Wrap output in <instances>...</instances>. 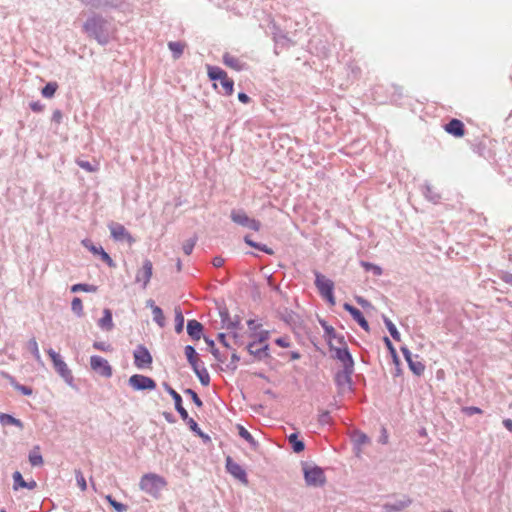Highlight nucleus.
<instances>
[{
    "label": "nucleus",
    "mask_w": 512,
    "mask_h": 512,
    "mask_svg": "<svg viewBox=\"0 0 512 512\" xmlns=\"http://www.w3.org/2000/svg\"><path fill=\"white\" fill-rule=\"evenodd\" d=\"M422 191H423V195L425 196V198L434 204H437L441 199L440 193L435 191L434 187L428 183H426L423 186Z\"/></svg>",
    "instance_id": "393cba45"
},
{
    "label": "nucleus",
    "mask_w": 512,
    "mask_h": 512,
    "mask_svg": "<svg viewBox=\"0 0 512 512\" xmlns=\"http://www.w3.org/2000/svg\"><path fill=\"white\" fill-rule=\"evenodd\" d=\"M383 321H384V324H385L386 328L388 329L391 337L395 341H400V333L397 330L396 326L393 324V322L386 316H383Z\"/></svg>",
    "instance_id": "f704fd0d"
},
{
    "label": "nucleus",
    "mask_w": 512,
    "mask_h": 512,
    "mask_svg": "<svg viewBox=\"0 0 512 512\" xmlns=\"http://www.w3.org/2000/svg\"><path fill=\"white\" fill-rule=\"evenodd\" d=\"M75 476H76V481H77L78 486L80 487V489L82 491H85L87 489V484H86V480H85L84 475L81 472V470H75Z\"/></svg>",
    "instance_id": "864d4df0"
},
{
    "label": "nucleus",
    "mask_w": 512,
    "mask_h": 512,
    "mask_svg": "<svg viewBox=\"0 0 512 512\" xmlns=\"http://www.w3.org/2000/svg\"><path fill=\"white\" fill-rule=\"evenodd\" d=\"M91 369L102 377L110 378L112 376V367L109 362L101 356L93 355L90 357Z\"/></svg>",
    "instance_id": "6e6552de"
},
{
    "label": "nucleus",
    "mask_w": 512,
    "mask_h": 512,
    "mask_svg": "<svg viewBox=\"0 0 512 512\" xmlns=\"http://www.w3.org/2000/svg\"><path fill=\"white\" fill-rule=\"evenodd\" d=\"M71 310L78 316H83V304L82 300L79 297H74L71 302Z\"/></svg>",
    "instance_id": "c03bdc74"
},
{
    "label": "nucleus",
    "mask_w": 512,
    "mask_h": 512,
    "mask_svg": "<svg viewBox=\"0 0 512 512\" xmlns=\"http://www.w3.org/2000/svg\"><path fill=\"white\" fill-rule=\"evenodd\" d=\"M62 118H63V114H62L61 110L56 109L53 111L52 119H51L53 122H55L56 124H60L62 121Z\"/></svg>",
    "instance_id": "338daca9"
},
{
    "label": "nucleus",
    "mask_w": 512,
    "mask_h": 512,
    "mask_svg": "<svg viewBox=\"0 0 512 512\" xmlns=\"http://www.w3.org/2000/svg\"><path fill=\"white\" fill-rule=\"evenodd\" d=\"M462 412L467 416H472L474 414H482L483 411L479 407L475 406H466L462 408Z\"/></svg>",
    "instance_id": "13d9d810"
},
{
    "label": "nucleus",
    "mask_w": 512,
    "mask_h": 512,
    "mask_svg": "<svg viewBox=\"0 0 512 512\" xmlns=\"http://www.w3.org/2000/svg\"><path fill=\"white\" fill-rule=\"evenodd\" d=\"M58 89L57 82H48L41 90V94L44 98H52Z\"/></svg>",
    "instance_id": "c9c22d12"
},
{
    "label": "nucleus",
    "mask_w": 512,
    "mask_h": 512,
    "mask_svg": "<svg viewBox=\"0 0 512 512\" xmlns=\"http://www.w3.org/2000/svg\"><path fill=\"white\" fill-rule=\"evenodd\" d=\"M153 320L158 324L159 327L165 326V316L162 309L159 306H153L152 310Z\"/></svg>",
    "instance_id": "58836bf2"
},
{
    "label": "nucleus",
    "mask_w": 512,
    "mask_h": 512,
    "mask_svg": "<svg viewBox=\"0 0 512 512\" xmlns=\"http://www.w3.org/2000/svg\"><path fill=\"white\" fill-rule=\"evenodd\" d=\"M240 360V357L234 352L231 355V361L227 365V368L234 371L237 369V362Z\"/></svg>",
    "instance_id": "e2e57ef3"
},
{
    "label": "nucleus",
    "mask_w": 512,
    "mask_h": 512,
    "mask_svg": "<svg viewBox=\"0 0 512 512\" xmlns=\"http://www.w3.org/2000/svg\"><path fill=\"white\" fill-rule=\"evenodd\" d=\"M13 480H14V485H13L14 490H17L18 488H26L29 490H33L37 487V483L35 480H31V481L27 482L26 480L23 479L22 474L19 471H15L13 473Z\"/></svg>",
    "instance_id": "4be33fe9"
},
{
    "label": "nucleus",
    "mask_w": 512,
    "mask_h": 512,
    "mask_svg": "<svg viewBox=\"0 0 512 512\" xmlns=\"http://www.w3.org/2000/svg\"><path fill=\"white\" fill-rule=\"evenodd\" d=\"M241 328V319L237 315L234 317V319L231 320V322L226 324V329L232 330V329H240Z\"/></svg>",
    "instance_id": "052dcab7"
},
{
    "label": "nucleus",
    "mask_w": 512,
    "mask_h": 512,
    "mask_svg": "<svg viewBox=\"0 0 512 512\" xmlns=\"http://www.w3.org/2000/svg\"><path fill=\"white\" fill-rule=\"evenodd\" d=\"M314 275L315 286L322 297L334 291V282L332 280L326 278L323 274L316 270L314 271Z\"/></svg>",
    "instance_id": "9d476101"
},
{
    "label": "nucleus",
    "mask_w": 512,
    "mask_h": 512,
    "mask_svg": "<svg viewBox=\"0 0 512 512\" xmlns=\"http://www.w3.org/2000/svg\"><path fill=\"white\" fill-rule=\"evenodd\" d=\"M162 386L173 398L175 410L179 413L181 419L187 418V410L183 407L181 395L175 389H173L167 382H163Z\"/></svg>",
    "instance_id": "f8f14e48"
},
{
    "label": "nucleus",
    "mask_w": 512,
    "mask_h": 512,
    "mask_svg": "<svg viewBox=\"0 0 512 512\" xmlns=\"http://www.w3.org/2000/svg\"><path fill=\"white\" fill-rule=\"evenodd\" d=\"M182 420L187 423V425L189 426L190 430L192 432H194L196 435L201 431V429L199 428L197 422L193 418L189 417L188 414H187V418L182 419Z\"/></svg>",
    "instance_id": "603ef678"
},
{
    "label": "nucleus",
    "mask_w": 512,
    "mask_h": 512,
    "mask_svg": "<svg viewBox=\"0 0 512 512\" xmlns=\"http://www.w3.org/2000/svg\"><path fill=\"white\" fill-rule=\"evenodd\" d=\"M208 77L212 81L219 80L225 95L233 93L234 81L228 78L227 73L218 66L207 65Z\"/></svg>",
    "instance_id": "20e7f679"
},
{
    "label": "nucleus",
    "mask_w": 512,
    "mask_h": 512,
    "mask_svg": "<svg viewBox=\"0 0 512 512\" xmlns=\"http://www.w3.org/2000/svg\"><path fill=\"white\" fill-rule=\"evenodd\" d=\"M196 238H189L188 240H186L183 244V252L186 254V255H190L195 247V244H196Z\"/></svg>",
    "instance_id": "3c124183"
},
{
    "label": "nucleus",
    "mask_w": 512,
    "mask_h": 512,
    "mask_svg": "<svg viewBox=\"0 0 512 512\" xmlns=\"http://www.w3.org/2000/svg\"><path fill=\"white\" fill-rule=\"evenodd\" d=\"M383 341L393 358V362L396 364V366H399L400 360H399L396 349H395L394 345L392 344L391 340L387 336H384Z\"/></svg>",
    "instance_id": "37998d69"
},
{
    "label": "nucleus",
    "mask_w": 512,
    "mask_h": 512,
    "mask_svg": "<svg viewBox=\"0 0 512 512\" xmlns=\"http://www.w3.org/2000/svg\"><path fill=\"white\" fill-rule=\"evenodd\" d=\"M53 366L60 377H62L69 386H73L74 377L72 371L68 368L67 364L62 360V358L53 363Z\"/></svg>",
    "instance_id": "6ab92c4d"
},
{
    "label": "nucleus",
    "mask_w": 512,
    "mask_h": 512,
    "mask_svg": "<svg viewBox=\"0 0 512 512\" xmlns=\"http://www.w3.org/2000/svg\"><path fill=\"white\" fill-rule=\"evenodd\" d=\"M219 316L221 318V323L224 328H226V324L231 322L230 314L227 307H222L219 309Z\"/></svg>",
    "instance_id": "8fccbe9b"
},
{
    "label": "nucleus",
    "mask_w": 512,
    "mask_h": 512,
    "mask_svg": "<svg viewBox=\"0 0 512 512\" xmlns=\"http://www.w3.org/2000/svg\"><path fill=\"white\" fill-rule=\"evenodd\" d=\"M263 356V361L268 363L269 361H271L273 358L270 354V346L269 344L265 343L261 346V353Z\"/></svg>",
    "instance_id": "4d7b16f0"
},
{
    "label": "nucleus",
    "mask_w": 512,
    "mask_h": 512,
    "mask_svg": "<svg viewBox=\"0 0 512 512\" xmlns=\"http://www.w3.org/2000/svg\"><path fill=\"white\" fill-rule=\"evenodd\" d=\"M318 422L321 425H329V424H331L332 418L330 416V412L329 411H322L319 414Z\"/></svg>",
    "instance_id": "5fc2aeb1"
},
{
    "label": "nucleus",
    "mask_w": 512,
    "mask_h": 512,
    "mask_svg": "<svg viewBox=\"0 0 512 512\" xmlns=\"http://www.w3.org/2000/svg\"><path fill=\"white\" fill-rule=\"evenodd\" d=\"M238 434L250 444L253 450L256 451L258 449L259 443L254 439L251 433L241 425H238Z\"/></svg>",
    "instance_id": "7c9ffc66"
},
{
    "label": "nucleus",
    "mask_w": 512,
    "mask_h": 512,
    "mask_svg": "<svg viewBox=\"0 0 512 512\" xmlns=\"http://www.w3.org/2000/svg\"><path fill=\"white\" fill-rule=\"evenodd\" d=\"M257 345H258L257 342H250L246 346V349L249 352V354L254 357L255 360L263 361V358H262L263 355L260 354L261 353V347L257 348Z\"/></svg>",
    "instance_id": "a19ab883"
},
{
    "label": "nucleus",
    "mask_w": 512,
    "mask_h": 512,
    "mask_svg": "<svg viewBox=\"0 0 512 512\" xmlns=\"http://www.w3.org/2000/svg\"><path fill=\"white\" fill-rule=\"evenodd\" d=\"M82 244L89 250L91 251L93 254L95 255H100L101 256V259L109 266V267H114L115 266V263L114 261L112 260V258L109 256V254L107 252H105V250L101 247V246H96L94 245L90 240L88 239H85L82 241Z\"/></svg>",
    "instance_id": "dca6fc26"
},
{
    "label": "nucleus",
    "mask_w": 512,
    "mask_h": 512,
    "mask_svg": "<svg viewBox=\"0 0 512 512\" xmlns=\"http://www.w3.org/2000/svg\"><path fill=\"white\" fill-rule=\"evenodd\" d=\"M97 289L98 288L95 285L86 284V283H78V284H74L71 287V292H73V293H76V292H79V291H83V292H96Z\"/></svg>",
    "instance_id": "79ce46f5"
},
{
    "label": "nucleus",
    "mask_w": 512,
    "mask_h": 512,
    "mask_svg": "<svg viewBox=\"0 0 512 512\" xmlns=\"http://www.w3.org/2000/svg\"><path fill=\"white\" fill-rule=\"evenodd\" d=\"M111 235L116 241H124L126 240L129 243L134 242L131 234L126 230V228L119 223H112L110 226Z\"/></svg>",
    "instance_id": "2eb2a0df"
},
{
    "label": "nucleus",
    "mask_w": 512,
    "mask_h": 512,
    "mask_svg": "<svg viewBox=\"0 0 512 512\" xmlns=\"http://www.w3.org/2000/svg\"><path fill=\"white\" fill-rule=\"evenodd\" d=\"M93 347L100 351H110L111 350V346L109 344H106L105 342L95 341L93 343Z\"/></svg>",
    "instance_id": "0e129e2a"
},
{
    "label": "nucleus",
    "mask_w": 512,
    "mask_h": 512,
    "mask_svg": "<svg viewBox=\"0 0 512 512\" xmlns=\"http://www.w3.org/2000/svg\"><path fill=\"white\" fill-rule=\"evenodd\" d=\"M330 351L334 352L333 358L339 360L343 367L354 366V360L348 347H336L333 345V349H330Z\"/></svg>",
    "instance_id": "ddd939ff"
},
{
    "label": "nucleus",
    "mask_w": 512,
    "mask_h": 512,
    "mask_svg": "<svg viewBox=\"0 0 512 512\" xmlns=\"http://www.w3.org/2000/svg\"><path fill=\"white\" fill-rule=\"evenodd\" d=\"M412 503V500L408 497L396 500L394 502L385 503L383 508L386 512H398L408 507Z\"/></svg>",
    "instance_id": "412c9836"
},
{
    "label": "nucleus",
    "mask_w": 512,
    "mask_h": 512,
    "mask_svg": "<svg viewBox=\"0 0 512 512\" xmlns=\"http://www.w3.org/2000/svg\"><path fill=\"white\" fill-rule=\"evenodd\" d=\"M320 324L323 327L325 336L328 339L329 349H333L332 337L335 336V333H336L335 329L332 326L328 325L326 321L321 320Z\"/></svg>",
    "instance_id": "e433bc0d"
},
{
    "label": "nucleus",
    "mask_w": 512,
    "mask_h": 512,
    "mask_svg": "<svg viewBox=\"0 0 512 512\" xmlns=\"http://www.w3.org/2000/svg\"><path fill=\"white\" fill-rule=\"evenodd\" d=\"M128 384L136 391L153 390L156 388L155 380L142 374L130 376Z\"/></svg>",
    "instance_id": "0eeeda50"
},
{
    "label": "nucleus",
    "mask_w": 512,
    "mask_h": 512,
    "mask_svg": "<svg viewBox=\"0 0 512 512\" xmlns=\"http://www.w3.org/2000/svg\"><path fill=\"white\" fill-rule=\"evenodd\" d=\"M192 369L203 386H208L210 384V375L204 366L200 367V365H197Z\"/></svg>",
    "instance_id": "2f4dec72"
},
{
    "label": "nucleus",
    "mask_w": 512,
    "mask_h": 512,
    "mask_svg": "<svg viewBox=\"0 0 512 512\" xmlns=\"http://www.w3.org/2000/svg\"><path fill=\"white\" fill-rule=\"evenodd\" d=\"M187 333L192 340L198 341L203 337L204 326L196 319H190L187 321Z\"/></svg>",
    "instance_id": "aec40b11"
},
{
    "label": "nucleus",
    "mask_w": 512,
    "mask_h": 512,
    "mask_svg": "<svg viewBox=\"0 0 512 512\" xmlns=\"http://www.w3.org/2000/svg\"><path fill=\"white\" fill-rule=\"evenodd\" d=\"M0 423L3 426H8V425L16 426L21 430L24 428V424L20 419H17L15 417H13L12 415L3 413V412H0Z\"/></svg>",
    "instance_id": "a878e982"
},
{
    "label": "nucleus",
    "mask_w": 512,
    "mask_h": 512,
    "mask_svg": "<svg viewBox=\"0 0 512 512\" xmlns=\"http://www.w3.org/2000/svg\"><path fill=\"white\" fill-rule=\"evenodd\" d=\"M98 326L106 331H111L114 327L112 312L110 309L105 308L103 311V316L98 321Z\"/></svg>",
    "instance_id": "b1692460"
},
{
    "label": "nucleus",
    "mask_w": 512,
    "mask_h": 512,
    "mask_svg": "<svg viewBox=\"0 0 512 512\" xmlns=\"http://www.w3.org/2000/svg\"><path fill=\"white\" fill-rule=\"evenodd\" d=\"M83 30L87 35L95 39L100 45L109 43L112 29L110 22L100 14H93L83 24Z\"/></svg>",
    "instance_id": "f257e3e1"
},
{
    "label": "nucleus",
    "mask_w": 512,
    "mask_h": 512,
    "mask_svg": "<svg viewBox=\"0 0 512 512\" xmlns=\"http://www.w3.org/2000/svg\"><path fill=\"white\" fill-rule=\"evenodd\" d=\"M184 316L182 314V311L180 307L175 308V332L177 334L182 333L184 329Z\"/></svg>",
    "instance_id": "72a5a7b5"
},
{
    "label": "nucleus",
    "mask_w": 512,
    "mask_h": 512,
    "mask_svg": "<svg viewBox=\"0 0 512 512\" xmlns=\"http://www.w3.org/2000/svg\"><path fill=\"white\" fill-rule=\"evenodd\" d=\"M17 391L21 392L23 395L25 396H30L32 395L33 393V390L31 387L29 386H26V385H22V384H18L15 388Z\"/></svg>",
    "instance_id": "680f3d73"
},
{
    "label": "nucleus",
    "mask_w": 512,
    "mask_h": 512,
    "mask_svg": "<svg viewBox=\"0 0 512 512\" xmlns=\"http://www.w3.org/2000/svg\"><path fill=\"white\" fill-rule=\"evenodd\" d=\"M186 44L181 41H170L168 42V48L172 52V56L175 60L179 59L184 51Z\"/></svg>",
    "instance_id": "c756f323"
},
{
    "label": "nucleus",
    "mask_w": 512,
    "mask_h": 512,
    "mask_svg": "<svg viewBox=\"0 0 512 512\" xmlns=\"http://www.w3.org/2000/svg\"><path fill=\"white\" fill-rule=\"evenodd\" d=\"M360 264L365 269V271H372L375 276H380L382 274V268L378 265L367 261H361Z\"/></svg>",
    "instance_id": "a18cd8bd"
},
{
    "label": "nucleus",
    "mask_w": 512,
    "mask_h": 512,
    "mask_svg": "<svg viewBox=\"0 0 512 512\" xmlns=\"http://www.w3.org/2000/svg\"><path fill=\"white\" fill-rule=\"evenodd\" d=\"M184 353H185L188 363L190 364V366L192 368L199 365L200 360H199L198 353L196 352L195 348L192 345L185 346Z\"/></svg>",
    "instance_id": "cd10ccee"
},
{
    "label": "nucleus",
    "mask_w": 512,
    "mask_h": 512,
    "mask_svg": "<svg viewBox=\"0 0 512 512\" xmlns=\"http://www.w3.org/2000/svg\"><path fill=\"white\" fill-rule=\"evenodd\" d=\"M205 342L210 348L211 354L214 356V358L221 363H224L227 359L226 354H222L217 347H215L214 340L210 339L209 337L203 336Z\"/></svg>",
    "instance_id": "c85d7f7f"
},
{
    "label": "nucleus",
    "mask_w": 512,
    "mask_h": 512,
    "mask_svg": "<svg viewBox=\"0 0 512 512\" xmlns=\"http://www.w3.org/2000/svg\"><path fill=\"white\" fill-rule=\"evenodd\" d=\"M343 308L350 313L352 318L359 324L361 328H363L367 332L369 331V323L365 319L363 313L358 308L354 307L353 305L347 302L344 303Z\"/></svg>",
    "instance_id": "a211bd4d"
},
{
    "label": "nucleus",
    "mask_w": 512,
    "mask_h": 512,
    "mask_svg": "<svg viewBox=\"0 0 512 512\" xmlns=\"http://www.w3.org/2000/svg\"><path fill=\"white\" fill-rule=\"evenodd\" d=\"M184 393H185L186 395H189V396L191 397V399H192L193 403H194L197 407L201 408V407L203 406V401L200 399V397L198 396V394H197L193 389H191V388H187V389H185V390H184Z\"/></svg>",
    "instance_id": "09e8293b"
},
{
    "label": "nucleus",
    "mask_w": 512,
    "mask_h": 512,
    "mask_svg": "<svg viewBox=\"0 0 512 512\" xmlns=\"http://www.w3.org/2000/svg\"><path fill=\"white\" fill-rule=\"evenodd\" d=\"M139 486L142 491L154 498H158L161 490L166 486V481L157 474L148 473L142 476Z\"/></svg>",
    "instance_id": "f03ea898"
},
{
    "label": "nucleus",
    "mask_w": 512,
    "mask_h": 512,
    "mask_svg": "<svg viewBox=\"0 0 512 512\" xmlns=\"http://www.w3.org/2000/svg\"><path fill=\"white\" fill-rule=\"evenodd\" d=\"M38 451L39 447L36 446L29 454V462L32 466H40L43 464V458Z\"/></svg>",
    "instance_id": "ea45409f"
},
{
    "label": "nucleus",
    "mask_w": 512,
    "mask_h": 512,
    "mask_svg": "<svg viewBox=\"0 0 512 512\" xmlns=\"http://www.w3.org/2000/svg\"><path fill=\"white\" fill-rule=\"evenodd\" d=\"M134 364L137 368H144L152 364L153 358L149 350L142 344L134 350Z\"/></svg>",
    "instance_id": "1a4fd4ad"
},
{
    "label": "nucleus",
    "mask_w": 512,
    "mask_h": 512,
    "mask_svg": "<svg viewBox=\"0 0 512 512\" xmlns=\"http://www.w3.org/2000/svg\"><path fill=\"white\" fill-rule=\"evenodd\" d=\"M226 469L233 477H235L242 483H248L246 471L238 463L233 461V459L230 456L226 458Z\"/></svg>",
    "instance_id": "9b49d317"
},
{
    "label": "nucleus",
    "mask_w": 512,
    "mask_h": 512,
    "mask_svg": "<svg viewBox=\"0 0 512 512\" xmlns=\"http://www.w3.org/2000/svg\"><path fill=\"white\" fill-rule=\"evenodd\" d=\"M410 370L417 376H421L424 373L425 365L420 361H415L413 358L407 361Z\"/></svg>",
    "instance_id": "4c0bfd02"
},
{
    "label": "nucleus",
    "mask_w": 512,
    "mask_h": 512,
    "mask_svg": "<svg viewBox=\"0 0 512 512\" xmlns=\"http://www.w3.org/2000/svg\"><path fill=\"white\" fill-rule=\"evenodd\" d=\"M124 0H100L99 9L101 8H119Z\"/></svg>",
    "instance_id": "49530a36"
},
{
    "label": "nucleus",
    "mask_w": 512,
    "mask_h": 512,
    "mask_svg": "<svg viewBox=\"0 0 512 512\" xmlns=\"http://www.w3.org/2000/svg\"><path fill=\"white\" fill-rule=\"evenodd\" d=\"M336 341V343L339 345L338 347H348L347 342L345 340V337L343 335L335 333V336L332 337V342Z\"/></svg>",
    "instance_id": "69168bd1"
},
{
    "label": "nucleus",
    "mask_w": 512,
    "mask_h": 512,
    "mask_svg": "<svg viewBox=\"0 0 512 512\" xmlns=\"http://www.w3.org/2000/svg\"><path fill=\"white\" fill-rule=\"evenodd\" d=\"M76 162H77L78 166H80L81 168H83L84 170H86L88 172H94L97 169L89 161L78 159Z\"/></svg>",
    "instance_id": "bf43d9fd"
},
{
    "label": "nucleus",
    "mask_w": 512,
    "mask_h": 512,
    "mask_svg": "<svg viewBox=\"0 0 512 512\" xmlns=\"http://www.w3.org/2000/svg\"><path fill=\"white\" fill-rule=\"evenodd\" d=\"M288 441L295 453H300L305 449V443L298 438L297 433L289 435Z\"/></svg>",
    "instance_id": "473e14b6"
},
{
    "label": "nucleus",
    "mask_w": 512,
    "mask_h": 512,
    "mask_svg": "<svg viewBox=\"0 0 512 512\" xmlns=\"http://www.w3.org/2000/svg\"><path fill=\"white\" fill-rule=\"evenodd\" d=\"M273 39L275 41L276 47L288 48L293 44L291 39H289L286 34L278 29L273 33Z\"/></svg>",
    "instance_id": "bb28decb"
},
{
    "label": "nucleus",
    "mask_w": 512,
    "mask_h": 512,
    "mask_svg": "<svg viewBox=\"0 0 512 512\" xmlns=\"http://www.w3.org/2000/svg\"><path fill=\"white\" fill-rule=\"evenodd\" d=\"M28 349L33 354L34 358L37 361L40 362L41 361V356H40L39 349H38V344H37V341H36L35 338H32V339L29 340V342H28Z\"/></svg>",
    "instance_id": "de8ad7c7"
},
{
    "label": "nucleus",
    "mask_w": 512,
    "mask_h": 512,
    "mask_svg": "<svg viewBox=\"0 0 512 512\" xmlns=\"http://www.w3.org/2000/svg\"><path fill=\"white\" fill-rule=\"evenodd\" d=\"M353 373L354 366L343 367L342 370L337 371V373L335 374V383L339 390L345 391L347 389L351 391L353 389Z\"/></svg>",
    "instance_id": "423d86ee"
},
{
    "label": "nucleus",
    "mask_w": 512,
    "mask_h": 512,
    "mask_svg": "<svg viewBox=\"0 0 512 512\" xmlns=\"http://www.w3.org/2000/svg\"><path fill=\"white\" fill-rule=\"evenodd\" d=\"M257 339L253 342H257V344H265L266 341L270 337V332L268 330H262L258 334H256Z\"/></svg>",
    "instance_id": "6e6d98bb"
},
{
    "label": "nucleus",
    "mask_w": 512,
    "mask_h": 512,
    "mask_svg": "<svg viewBox=\"0 0 512 512\" xmlns=\"http://www.w3.org/2000/svg\"><path fill=\"white\" fill-rule=\"evenodd\" d=\"M444 130L448 134H450L456 138L463 137L466 132L464 123L461 120L456 119V118H452L448 123H446L444 125Z\"/></svg>",
    "instance_id": "4468645a"
},
{
    "label": "nucleus",
    "mask_w": 512,
    "mask_h": 512,
    "mask_svg": "<svg viewBox=\"0 0 512 512\" xmlns=\"http://www.w3.org/2000/svg\"><path fill=\"white\" fill-rule=\"evenodd\" d=\"M152 269H153L152 262L150 260L146 259L143 262L142 268L137 271L136 282H142L143 289H145L147 287V285L152 277Z\"/></svg>",
    "instance_id": "f3484780"
},
{
    "label": "nucleus",
    "mask_w": 512,
    "mask_h": 512,
    "mask_svg": "<svg viewBox=\"0 0 512 512\" xmlns=\"http://www.w3.org/2000/svg\"><path fill=\"white\" fill-rule=\"evenodd\" d=\"M223 63L236 71H241L245 68V63L242 62L239 58L231 55L230 53L226 52L223 54Z\"/></svg>",
    "instance_id": "5701e85b"
},
{
    "label": "nucleus",
    "mask_w": 512,
    "mask_h": 512,
    "mask_svg": "<svg viewBox=\"0 0 512 512\" xmlns=\"http://www.w3.org/2000/svg\"><path fill=\"white\" fill-rule=\"evenodd\" d=\"M302 470L307 486L322 487L326 483L324 470L321 467L302 462Z\"/></svg>",
    "instance_id": "7ed1b4c3"
},
{
    "label": "nucleus",
    "mask_w": 512,
    "mask_h": 512,
    "mask_svg": "<svg viewBox=\"0 0 512 512\" xmlns=\"http://www.w3.org/2000/svg\"><path fill=\"white\" fill-rule=\"evenodd\" d=\"M230 218L231 220L242 226V227H246V228H249L251 230H254V231H259L260 228H261V222L254 219V218H250L246 213L245 211L241 210V209H234L231 211V214H230Z\"/></svg>",
    "instance_id": "39448f33"
},
{
    "label": "nucleus",
    "mask_w": 512,
    "mask_h": 512,
    "mask_svg": "<svg viewBox=\"0 0 512 512\" xmlns=\"http://www.w3.org/2000/svg\"><path fill=\"white\" fill-rule=\"evenodd\" d=\"M500 279L505 283L512 286V273L509 272H501Z\"/></svg>",
    "instance_id": "774afa93"
}]
</instances>
